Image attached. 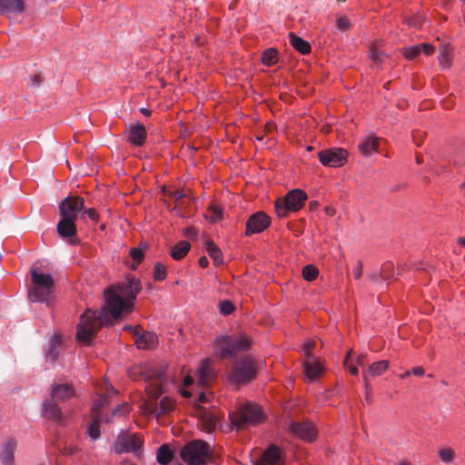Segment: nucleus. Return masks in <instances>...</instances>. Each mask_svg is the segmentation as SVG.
I'll list each match as a JSON object with an SVG mask.
<instances>
[{
  "instance_id": "f257e3e1",
  "label": "nucleus",
  "mask_w": 465,
  "mask_h": 465,
  "mask_svg": "<svg viewBox=\"0 0 465 465\" xmlns=\"http://www.w3.org/2000/svg\"><path fill=\"white\" fill-rule=\"evenodd\" d=\"M142 290L139 279L127 275L126 281L111 285L104 292L105 306L98 312L86 310L77 325L76 339L84 344H90L97 331L104 325H112L113 320H118L131 313L134 301Z\"/></svg>"
},
{
  "instance_id": "f03ea898",
  "label": "nucleus",
  "mask_w": 465,
  "mask_h": 465,
  "mask_svg": "<svg viewBox=\"0 0 465 465\" xmlns=\"http://www.w3.org/2000/svg\"><path fill=\"white\" fill-rule=\"evenodd\" d=\"M32 286L28 289V299L32 302H44L54 292V282L49 273L36 268L31 270Z\"/></svg>"
},
{
  "instance_id": "7ed1b4c3",
  "label": "nucleus",
  "mask_w": 465,
  "mask_h": 465,
  "mask_svg": "<svg viewBox=\"0 0 465 465\" xmlns=\"http://www.w3.org/2000/svg\"><path fill=\"white\" fill-rule=\"evenodd\" d=\"M251 340L244 334L224 335L216 338V350L221 358H231L251 348Z\"/></svg>"
},
{
  "instance_id": "20e7f679",
  "label": "nucleus",
  "mask_w": 465,
  "mask_h": 465,
  "mask_svg": "<svg viewBox=\"0 0 465 465\" xmlns=\"http://www.w3.org/2000/svg\"><path fill=\"white\" fill-rule=\"evenodd\" d=\"M182 460L188 465H206L212 458L210 445L202 440H193L180 450Z\"/></svg>"
},
{
  "instance_id": "39448f33",
  "label": "nucleus",
  "mask_w": 465,
  "mask_h": 465,
  "mask_svg": "<svg viewBox=\"0 0 465 465\" xmlns=\"http://www.w3.org/2000/svg\"><path fill=\"white\" fill-rule=\"evenodd\" d=\"M258 363L249 355H245L234 361L231 373L230 380L236 385L245 384L257 376Z\"/></svg>"
},
{
  "instance_id": "423d86ee",
  "label": "nucleus",
  "mask_w": 465,
  "mask_h": 465,
  "mask_svg": "<svg viewBox=\"0 0 465 465\" xmlns=\"http://www.w3.org/2000/svg\"><path fill=\"white\" fill-rule=\"evenodd\" d=\"M230 419L232 423L240 429L262 422L265 420V415L259 405L247 402L232 413Z\"/></svg>"
},
{
  "instance_id": "0eeeda50",
  "label": "nucleus",
  "mask_w": 465,
  "mask_h": 465,
  "mask_svg": "<svg viewBox=\"0 0 465 465\" xmlns=\"http://www.w3.org/2000/svg\"><path fill=\"white\" fill-rule=\"evenodd\" d=\"M307 199V194L301 189H294L289 192L283 199H278L275 202V211L280 218H284L289 212H297L303 205Z\"/></svg>"
},
{
  "instance_id": "6e6552de",
  "label": "nucleus",
  "mask_w": 465,
  "mask_h": 465,
  "mask_svg": "<svg viewBox=\"0 0 465 465\" xmlns=\"http://www.w3.org/2000/svg\"><path fill=\"white\" fill-rule=\"evenodd\" d=\"M143 444V440L141 435L122 433L116 438L113 450L116 454L132 452L136 457H141Z\"/></svg>"
},
{
  "instance_id": "1a4fd4ad",
  "label": "nucleus",
  "mask_w": 465,
  "mask_h": 465,
  "mask_svg": "<svg viewBox=\"0 0 465 465\" xmlns=\"http://www.w3.org/2000/svg\"><path fill=\"white\" fill-rule=\"evenodd\" d=\"M348 153L342 148H330L320 151L318 158L321 163L328 167H340L347 162Z\"/></svg>"
},
{
  "instance_id": "9d476101",
  "label": "nucleus",
  "mask_w": 465,
  "mask_h": 465,
  "mask_svg": "<svg viewBox=\"0 0 465 465\" xmlns=\"http://www.w3.org/2000/svg\"><path fill=\"white\" fill-rule=\"evenodd\" d=\"M84 200L80 196H67L59 204L61 217L76 220L78 213L84 210Z\"/></svg>"
},
{
  "instance_id": "9b49d317",
  "label": "nucleus",
  "mask_w": 465,
  "mask_h": 465,
  "mask_svg": "<svg viewBox=\"0 0 465 465\" xmlns=\"http://www.w3.org/2000/svg\"><path fill=\"white\" fill-rule=\"evenodd\" d=\"M288 430L291 431L294 436L308 442L314 440L317 436L316 429L309 420H291L288 423Z\"/></svg>"
},
{
  "instance_id": "f8f14e48",
  "label": "nucleus",
  "mask_w": 465,
  "mask_h": 465,
  "mask_svg": "<svg viewBox=\"0 0 465 465\" xmlns=\"http://www.w3.org/2000/svg\"><path fill=\"white\" fill-rule=\"evenodd\" d=\"M271 224V218L263 212H258L251 215L246 223L245 235L263 232Z\"/></svg>"
},
{
  "instance_id": "ddd939ff",
  "label": "nucleus",
  "mask_w": 465,
  "mask_h": 465,
  "mask_svg": "<svg viewBox=\"0 0 465 465\" xmlns=\"http://www.w3.org/2000/svg\"><path fill=\"white\" fill-rule=\"evenodd\" d=\"M285 462L282 452L279 447L271 444L262 453L255 465H283Z\"/></svg>"
},
{
  "instance_id": "4468645a",
  "label": "nucleus",
  "mask_w": 465,
  "mask_h": 465,
  "mask_svg": "<svg viewBox=\"0 0 465 465\" xmlns=\"http://www.w3.org/2000/svg\"><path fill=\"white\" fill-rule=\"evenodd\" d=\"M220 421V412L217 410L208 411L203 409L200 411V422L202 430L206 432H213Z\"/></svg>"
},
{
  "instance_id": "2eb2a0df",
  "label": "nucleus",
  "mask_w": 465,
  "mask_h": 465,
  "mask_svg": "<svg viewBox=\"0 0 465 465\" xmlns=\"http://www.w3.org/2000/svg\"><path fill=\"white\" fill-rule=\"evenodd\" d=\"M104 392H102L99 398L94 401L92 408L93 416L99 414L102 417L101 411L104 407L109 404L110 399L114 396L117 391L109 383H104Z\"/></svg>"
},
{
  "instance_id": "dca6fc26",
  "label": "nucleus",
  "mask_w": 465,
  "mask_h": 465,
  "mask_svg": "<svg viewBox=\"0 0 465 465\" xmlns=\"http://www.w3.org/2000/svg\"><path fill=\"white\" fill-rule=\"evenodd\" d=\"M74 389L71 384L61 383L52 387L51 398L56 401H65L74 396Z\"/></svg>"
},
{
  "instance_id": "f3484780",
  "label": "nucleus",
  "mask_w": 465,
  "mask_h": 465,
  "mask_svg": "<svg viewBox=\"0 0 465 465\" xmlns=\"http://www.w3.org/2000/svg\"><path fill=\"white\" fill-rule=\"evenodd\" d=\"M17 441L9 439L4 442L0 450V460L3 465L15 464V452L16 450Z\"/></svg>"
},
{
  "instance_id": "a211bd4d",
  "label": "nucleus",
  "mask_w": 465,
  "mask_h": 465,
  "mask_svg": "<svg viewBox=\"0 0 465 465\" xmlns=\"http://www.w3.org/2000/svg\"><path fill=\"white\" fill-rule=\"evenodd\" d=\"M24 0H0V15H20L25 11Z\"/></svg>"
},
{
  "instance_id": "6ab92c4d",
  "label": "nucleus",
  "mask_w": 465,
  "mask_h": 465,
  "mask_svg": "<svg viewBox=\"0 0 465 465\" xmlns=\"http://www.w3.org/2000/svg\"><path fill=\"white\" fill-rule=\"evenodd\" d=\"M155 381L151 385L150 389H148V393L153 401L157 400L163 393L162 384L166 381L164 370H155L151 377Z\"/></svg>"
},
{
  "instance_id": "aec40b11",
  "label": "nucleus",
  "mask_w": 465,
  "mask_h": 465,
  "mask_svg": "<svg viewBox=\"0 0 465 465\" xmlns=\"http://www.w3.org/2000/svg\"><path fill=\"white\" fill-rule=\"evenodd\" d=\"M358 148L362 155L369 157L378 151V138L374 133L366 135L359 143Z\"/></svg>"
},
{
  "instance_id": "412c9836",
  "label": "nucleus",
  "mask_w": 465,
  "mask_h": 465,
  "mask_svg": "<svg viewBox=\"0 0 465 465\" xmlns=\"http://www.w3.org/2000/svg\"><path fill=\"white\" fill-rule=\"evenodd\" d=\"M146 135L147 132L144 125L138 124L130 127L128 141L135 146H142L146 140Z\"/></svg>"
},
{
  "instance_id": "4be33fe9",
  "label": "nucleus",
  "mask_w": 465,
  "mask_h": 465,
  "mask_svg": "<svg viewBox=\"0 0 465 465\" xmlns=\"http://www.w3.org/2000/svg\"><path fill=\"white\" fill-rule=\"evenodd\" d=\"M44 413L48 419L54 420L58 423L64 422L62 411L57 405L56 401H53L52 398L44 403Z\"/></svg>"
},
{
  "instance_id": "5701e85b",
  "label": "nucleus",
  "mask_w": 465,
  "mask_h": 465,
  "mask_svg": "<svg viewBox=\"0 0 465 465\" xmlns=\"http://www.w3.org/2000/svg\"><path fill=\"white\" fill-rule=\"evenodd\" d=\"M173 408V401L168 397H163L159 405L154 403L153 401L146 403V410L151 414L160 415L162 413L168 412Z\"/></svg>"
},
{
  "instance_id": "b1692460",
  "label": "nucleus",
  "mask_w": 465,
  "mask_h": 465,
  "mask_svg": "<svg viewBox=\"0 0 465 465\" xmlns=\"http://www.w3.org/2000/svg\"><path fill=\"white\" fill-rule=\"evenodd\" d=\"M57 232L63 238L74 236L76 233L75 220L62 217L57 224Z\"/></svg>"
},
{
  "instance_id": "393cba45",
  "label": "nucleus",
  "mask_w": 465,
  "mask_h": 465,
  "mask_svg": "<svg viewBox=\"0 0 465 465\" xmlns=\"http://www.w3.org/2000/svg\"><path fill=\"white\" fill-rule=\"evenodd\" d=\"M135 342L139 349H151L157 344L158 337L154 332L145 331L136 338Z\"/></svg>"
},
{
  "instance_id": "a878e982",
  "label": "nucleus",
  "mask_w": 465,
  "mask_h": 465,
  "mask_svg": "<svg viewBox=\"0 0 465 465\" xmlns=\"http://www.w3.org/2000/svg\"><path fill=\"white\" fill-rule=\"evenodd\" d=\"M289 40L291 45L301 54H306L311 52L310 44L300 36L296 35L294 33H289Z\"/></svg>"
},
{
  "instance_id": "bb28decb",
  "label": "nucleus",
  "mask_w": 465,
  "mask_h": 465,
  "mask_svg": "<svg viewBox=\"0 0 465 465\" xmlns=\"http://www.w3.org/2000/svg\"><path fill=\"white\" fill-rule=\"evenodd\" d=\"M190 248L189 242L181 241L172 248L170 255L176 261L181 260L188 253Z\"/></svg>"
},
{
  "instance_id": "cd10ccee",
  "label": "nucleus",
  "mask_w": 465,
  "mask_h": 465,
  "mask_svg": "<svg viewBox=\"0 0 465 465\" xmlns=\"http://www.w3.org/2000/svg\"><path fill=\"white\" fill-rule=\"evenodd\" d=\"M304 372L307 378L313 380L318 377L322 372V366L320 362L314 360H307L304 364Z\"/></svg>"
},
{
  "instance_id": "c85d7f7f",
  "label": "nucleus",
  "mask_w": 465,
  "mask_h": 465,
  "mask_svg": "<svg viewBox=\"0 0 465 465\" xmlns=\"http://www.w3.org/2000/svg\"><path fill=\"white\" fill-rule=\"evenodd\" d=\"M378 371V365L376 362H373L368 370L363 373V381L366 389V399L369 401V394L371 391V383L372 380L375 379Z\"/></svg>"
},
{
  "instance_id": "c756f323",
  "label": "nucleus",
  "mask_w": 465,
  "mask_h": 465,
  "mask_svg": "<svg viewBox=\"0 0 465 465\" xmlns=\"http://www.w3.org/2000/svg\"><path fill=\"white\" fill-rule=\"evenodd\" d=\"M61 344V339L55 335L49 343L48 349L45 351V357L51 361H54L59 355V348Z\"/></svg>"
},
{
  "instance_id": "7c9ffc66",
  "label": "nucleus",
  "mask_w": 465,
  "mask_h": 465,
  "mask_svg": "<svg viewBox=\"0 0 465 465\" xmlns=\"http://www.w3.org/2000/svg\"><path fill=\"white\" fill-rule=\"evenodd\" d=\"M206 251L209 256L213 260L215 265H219L223 262L222 251L213 242H206Z\"/></svg>"
},
{
  "instance_id": "2f4dec72",
  "label": "nucleus",
  "mask_w": 465,
  "mask_h": 465,
  "mask_svg": "<svg viewBox=\"0 0 465 465\" xmlns=\"http://www.w3.org/2000/svg\"><path fill=\"white\" fill-rule=\"evenodd\" d=\"M212 376H213V372H212L211 366L209 364L208 360H205L203 361V363L201 364V366L198 370L199 382L202 385H205L212 379Z\"/></svg>"
},
{
  "instance_id": "473e14b6",
  "label": "nucleus",
  "mask_w": 465,
  "mask_h": 465,
  "mask_svg": "<svg viewBox=\"0 0 465 465\" xmlns=\"http://www.w3.org/2000/svg\"><path fill=\"white\" fill-rule=\"evenodd\" d=\"M173 459V452L168 445H162L157 450V461L162 465H167Z\"/></svg>"
},
{
  "instance_id": "72a5a7b5",
  "label": "nucleus",
  "mask_w": 465,
  "mask_h": 465,
  "mask_svg": "<svg viewBox=\"0 0 465 465\" xmlns=\"http://www.w3.org/2000/svg\"><path fill=\"white\" fill-rule=\"evenodd\" d=\"M277 50L274 48L266 49L261 57V61L264 65L272 66L278 62Z\"/></svg>"
},
{
  "instance_id": "f704fd0d",
  "label": "nucleus",
  "mask_w": 465,
  "mask_h": 465,
  "mask_svg": "<svg viewBox=\"0 0 465 465\" xmlns=\"http://www.w3.org/2000/svg\"><path fill=\"white\" fill-rule=\"evenodd\" d=\"M94 417L93 422L89 425L88 428V435L93 440H97L100 437V423L102 421V417L99 414H95Z\"/></svg>"
},
{
  "instance_id": "c9c22d12",
  "label": "nucleus",
  "mask_w": 465,
  "mask_h": 465,
  "mask_svg": "<svg viewBox=\"0 0 465 465\" xmlns=\"http://www.w3.org/2000/svg\"><path fill=\"white\" fill-rule=\"evenodd\" d=\"M318 275L319 270L313 264H307L302 268V277L307 282L314 281Z\"/></svg>"
},
{
  "instance_id": "e433bc0d",
  "label": "nucleus",
  "mask_w": 465,
  "mask_h": 465,
  "mask_svg": "<svg viewBox=\"0 0 465 465\" xmlns=\"http://www.w3.org/2000/svg\"><path fill=\"white\" fill-rule=\"evenodd\" d=\"M129 411H130V407H129L128 404L118 405L116 408H114V410L113 411L112 414L109 417H105L104 419V420L105 422H112L113 421V418L114 416H118V417L125 416L127 413H129Z\"/></svg>"
},
{
  "instance_id": "4c0bfd02",
  "label": "nucleus",
  "mask_w": 465,
  "mask_h": 465,
  "mask_svg": "<svg viewBox=\"0 0 465 465\" xmlns=\"http://www.w3.org/2000/svg\"><path fill=\"white\" fill-rule=\"evenodd\" d=\"M130 256L133 259V263L131 265L133 270H136L137 266L142 262L143 260L144 254L143 251L139 248H132L130 250Z\"/></svg>"
},
{
  "instance_id": "58836bf2",
  "label": "nucleus",
  "mask_w": 465,
  "mask_h": 465,
  "mask_svg": "<svg viewBox=\"0 0 465 465\" xmlns=\"http://www.w3.org/2000/svg\"><path fill=\"white\" fill-rule=\"evenodd\" d=\"M450 49L448 46H443L440 50L439 61L443 67H449L450 64Z\"/></svg>"
},
{
  "instance_id": "ea45409f",
  "label": "nucleus",
  "mask_w": 465,
  "mask_h": 465,
  "mask_svg": "<svg viewBox=\"0 0 465 465\" xmlns=\"http://www.w3.org/2000/svg\"><path fill=\"white\" fill-rule=\"evenodd\" d=\"M420 52L421 50L420 45L407 46L402 50L404 56L409 60L415 59L420 54Z\"/></svg>"
},
{
  "instance_id": "a19ab883",
  "label": "nucleus",
  "mask_w": 465,
  "mask_h": 465,
  "mask_svg": "<svg viewBox=\"0 0 465 465\" xmlns=\"http://www.w3.org/2000/svg\"><path fill=\"white\" fill-rule=\"evenodd\" d=\"M439 456L441 461L444 463H450L454 460L456 453L451 448H445L439 451Z\"/></svg>"
},
{
  "instance_id": "79ce46f5",
  "label": "nucleus",
  "mask_w": 465,
  "mask_h": 465,
  "mask_svg": "<svg viewBox=\"0 0 465 465\" xmlns=\"http://www.w3.org/2000/svg\"><path fill=\"white\" fill-rule=\"evenodd\" d=\"M206 218L212 223H216L222 218V210L217 206H211Z\"/></svg>"
},
{
  "instance_id": "37998d69",
  "label": "nucleus",
  "mask_w": 465,
  "mask_h": 465,
  "mask_svg": "<svg viewBox=\"0 0 465 465\" xmlns=\"http://www.w3.org/2000/svg\"><path fill=\"white\" fill-rule=\"evenodd\" d=\"M166 277V268L160 262H157L153 268V278L156 281H163Z\"/></svg>"
},
{
  "instance_id": "c03bdc74",
  "label": "nucleus",
  "mask_w": 465,
  "mask_h": 465,
  "mask_svg": "<svg viewBox=\"0 0 465 465\" xmlns=\"http://www.w3.org/2000/svg\"><path fill=\"white\" fill-rule=\"evenodd\" d=\"M220 312L223 315H230L235 310L233 303L230 301H223L219 303Z\"/></svg>"
},
{
  "instance_id": "a18cd8bd",
  "label": "nucleus",
  "mask_w": 465,
  "mask_h": 465,
  "mask_svg": "<svg viewBox=\"0 0 465 465\" xmlns=\"http://www.w3.org/2000/svg\"><path fill=\"white\" fill-rule=\"evenodd\" d=\"M392 264L391 262H385L382 264L380 276H382L383 278L389 279L392 276Z\"/></svg>"
},
{
  "instance_id": "49530a36",
  "label": "nucleus",
  "mask_w": 465,
  "mask_h": 465,
  "mask_svg": "<svg viewBox=\"0 0 465 465\" xmlns=\"http://www.w3.org/2000/svg\"><path fill=\"white\" fill-rule=\"evenodd\" d=\"M343 365L344 367L349 370V371L352 374V375H356L358 373V368L357 366L353 365L351 362V360H350V356L349 354L346 355L344 361H343Z\"/></svg>"
},
{
  "instance_id": "de8ad7c7",
  "label": "nucleus",
  "mask_w": 465,
  "mask_h": 465,
  "mask_svg": "<svg viewBox=\"0 0 465 465\" xmlns=\"http://www.w3.org/2000/svg\"><path fill=\"white\" fill-rule=\"evenodd\" d=\"M337 27L341 31H345L351 27V23L347 17H340L337 19Z\"/></svg>"
},
{
  "instance_id": "09e8293b",
  "label": "nucleus",
  "mask_w": 465,
  "mask_h": 465,
  "mask_svg": "<svg viewBox=\"0 0 465 465\" xmlns=\"http://www.w3.org/2000/svg\"><path fill=\"white\" fill-rule=\"evenodd\" d=\"M84 213L86 214L88 218L94 222H97L99 219V214L94 208L85 209Z\"/></svg>"
},
{
  "instance_id": "8fccbe9b",
  "label": "nucleus",
  "mask_w": 465,
  "mask_h": 465,
  "mask_svg": "<svg viewBox=\"0 0 465 465\" xmlns=\"http://www.w3.org/2000/svg\"><path fill=\"white\" fill-rule=\"evenodd\" d=\"M43 77L40 74H34L30 77V85L38 86L43 82Z\"/></svg>"
},
{
  "instance_id": "3c124183",
  "label": "nucleus",
  "mask_w": 465,
  "mask_h": 465,
  "mask_svg": "<svg viewBox=\"0 0 465 465\" xmlns=\"http://www.w3.org/2000/svg\"><path fill=\"white\" fill-rule=\"evenodd\" d=\"M420 50L427 55L431 54L434 52V46L430 44L423 43L420 44Z\"/></svg>"
},
{
  "instance_id": "603ef678",
  "label": "nucleus",
  "mask_w": 465,
  "mask_h": 465,
  "mask_svg": "<svg viewBox=\"0 0 465 465\" xmlns=\"http://www.w3.org/2000/svg\"><path fill=\"white\" fill-rule=\"evenodd\" d=\"M313 347H314V341H308L304 344L303 350H304V354L307 358L311 357Z\"/></svg>"
},
{
  "instance_id": "864d4df0",
  "label": "nucleus",
  "mask_w": 465,
  "mask_h": 465,
  "mask_svg": "<svg viewBox=\"0 0 465 465\" xmlns=\"http://www.w3.org/2000/svg\"><path fill=\"white\" fill-rule=\"evenodd\" d=\"M168 195L174 198L176 201H179L185 196L184 192L183 190H175L173 192H170Z\"/></svg>"
},
{
  "instance_id": "5fc2aeb1",
  "label": "nucleus",
  "mask_w": 465,
  "mask_h": 465,
  "mask_svg": "<svg viewBox=\"0 0 465 465\" xmlns=\"http://www.w3.org/2000/svg\"><path fill=\"white\" fill-rule=\"evenodd\" d=\"M411 373L416 376H422L424 374V370L421 367H415L411 369Z\"/></svg>"
},
{
  "instance_id": "6e6d98bb",
  "label": "nucleus",
  "mask_w": 465,
  "mask_h": 465,
  "mask_svg": "<svg viewBox=\"0 0 465 465\" xmlns=\"http://www.w3.org/2000/svg\"><path fill=\"white\" fill-rule=\"evenodd\" d=\"M209 264V261L205 256H203L199 259V265L203 268L207 267Z\"/></svg>"
},
{
  "instance_id": "4d7b16f0",
  "label": "nucleus",
  "mask_w": 465,
  "mask_h": 465,
  "mask_svg": "<svg viewBox=\"0 0 465 465\" xmlns=\"http://www.w3.org/2000/svg\"><path fill=\"white\" fill-rule=\"evenodd\" d=\"M354 278L359 279L361 275V265L359 263L358 267L353 272Z\"/></svg>"
},
{
  "instance_id": "13d9d810",
  "label": "nucleus",
  "mask_w": 465,
  "mask_h": 465,
  "mask_svg": "<svg viewBox=\"0 0 465 465\" xmlns=\"http://www.w3.org/2000/svg\"><path fill=\"white\" fill-rule=\"evenodd\" d=\"M388 361H380V372L385 371L388 368Z\"/></svg>"
},
{
  "instance_id": "bf43d9fd",
  "label": "nucleus",
  "mask_w": 465,
  "mask_h": 465,
  "mask_svg": "<svg viewBox=\"0 0 465 465\" xmlns=\"http://www.w3.org/2000/svg\"><path fill=\"white\" fill-rule=\"evenodd\" d=\"M193 382V379L191 376H189V375H188V376H186V377L184 378V380H183V384H184L185 386H189V385H191Z\"/></svg>"
},
{
  "instance_id": "052dcab7",
  "label": "nucleus",
  "mask_w": 465,
  "mask_h": 465,
  "mask_svg": "<svg viewBox=\"0 0 465 465\" xmlns=\"http://www.w3.org/2000/svg\"><path fill=\"white\" fill-rule=\"evenodd\" d=\"M140 329H141V326H140V325H136V326L133 327V330L131 331H132V333H133L134 336H136V338L140 335V334H139V331H140Z\"/></svg>"
},
{
  "instance_id": "680f3d73",
  "label": "nucleus",
  "mask_w": 465,
  "mask_h": 465,
  "mask_svg": "<svg viewBox=\"0 0 465 465\" xmlns=\"http://www.w3.org/2000/svg\"><path fill=\"white\" fill-rule=\"evenodd\" d=\"M140 112L146 116H149L151 114V110L144 107L140 108Z\"/></svg>"
},
{
  "instance_id": "e2e57ef3",
  "label": "nucleus",
  "mask_w": 465,
  "mask_h": 465,
  "mask_svg": "<svg viewBox=\"0 0 465 465\" xmlns=\"http://www.w3.org/2000/svg\"><path fill=\"white\" fill-rule=\"evenodd\" d=\"M198 399L199 401L205 402L207 401V396L204 393H200Z\"/></svg>"
},
{
  "instance_id": "0e129e2a",
  "label": "nucleus",
  "mask_w": 465,
  "mask_h": 465,
  "mask_svg": "<svg viewBox=\"0 0 465 465\" xmlns=\"http://www.w3.org/2000/svg\"><path fill=\"white\" fill-rule=\"evenodd\" d=\"M371 58H372L373 60H376V58H377V55H378V54H377V52H376L375 45H373V46L371 47Z\"/></svg>"
},
{
  "instance_id": "69168bd1",
  "label": "nucleus",
  "mask_w": 465,
  "mask_h": 465,
  "mask_svg": "<svg viewBox=\"0 0 465 465\" xmlns=\"http://www.w3.org/2000/svg\"><path fill=\"white\" fill-rule=\"evenodd\" d=\"M121 465H135V464H134V463H133L132 461H130L129 460L124 459V460L121 462Z\"/></svg>"
},
{
  "instance_id": "338daca9",
  "label": "nucleus",
  "mask_w": 465,
  "mask_h": 465,
  "mask_svg": "<svg viewBox=\"0 0 465 465\" xmlns=\"http://www.w3.org/2000/svg\"><path fill=\"white\" fill-rule=\"evenodd\" d=\"M398 465H411V463L406 460H401L399 461Z\"/></svg>"
},
{
  "instance_id": "774afa93",
  "label": "nucleus",
  "mask_w": 465,
  "mask_h": 465,
  "mask_svg": "<svg viewBox=\"0 0 465 465\" xmlns=\"http://www.w3.org/2000/svg\"><path fill=\"white\" fill-rule=\"evenodd\" d=\"M458 243L461 246H465V238H459Z\"/></svg>"
}]
</instances>
